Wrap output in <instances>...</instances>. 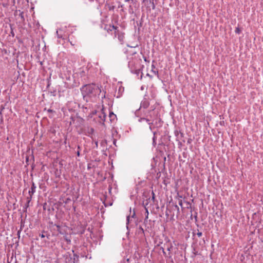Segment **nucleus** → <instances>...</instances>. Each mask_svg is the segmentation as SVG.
<instances>
[{"instance_id":"53","label":"nucleus","mask_w":263,"mask_h":263,"mask_svg":"<svg viewBox=\"0 0 263 263\" xmlns=\"http://www.w3.org/2000/svg\"><path fill=\"white\" fill-rule=\"evenodd\" d=\"M82 108L84 112L85 111V110H84L85 109H87V107L85 106V105H83Z\"/></svg>"},{"instance_id":"2","label":"nucleus","mask_w":263,"mask_h":263,"mask_svg":"<svg viewBox=\"0 0 263 263\" xmlns=\"http://www.w3.org/2000/svg\"><path fill=\"white\" fill-rule=\"evenodd\" d=\"M141 61V60L140 59L136 58V57L133 58L129 61L128 66L131 72H134L135 69L140 67L139 65Z\"/></svg>"},{"instance_id":"40","label":"nucleus","mask_w":263,"mask_h":263,"mask_svg":"<svg viewBox=\"0 0 263 263\" xmlns=\"http://www.w3.org/2000/svg\"><path fill=\"white\" fill-rule=\"evenodd\" d=\"M182 198V196L181 195H180L179 193H177V195L176 196V198H178V200L181 199Z\"/></svg>"},{"instance_id":"38","label":"nucleus","mask_w":263,"mask_h":263,"mask_svg":"<svg viewBox=\"0 0 263 263\" xmlns=\"http://www.w3.org/2000/svg\"><path fill=\"white\" fill-rule=\"evenodd\" d=\"M197 231L196 230H194L193 232H192V234H193V239H195V236L196 235V232Z\"/></svg>"},{"instance_id":"57","label":"nucleus","mask_w":263,"mask_h":263,"mask_svg":"<svg viewBox=\"0 0 263 263\" xmlns=\"http://www.w3.org/2000/svg\"><path fill=\"white\" fill-rule=\"evenodd\" d=\"M47 111H48V112H53V110L52 109H48L47 110Z\"/></svg>"},{"instance_id":"58","label":"nucleus","mask_w":263,"mask_h":263,"mask_svg":"<svg viewBox=\"0 0 263 263\" xmlns=\"http://www.w3.org/2000/svg\"><path fill=\"white\" fill-rule=\"evenodd\" d=\"M95 145H96V147L97 148L98 146V142L97 141H95Z\"/></svg>"},{"instance_id":"32","label":"nucleus","mask_w":263,"mask_h":263,"mask_svg":"<svg viewBox=\"0 0 263 263\" xmlns=\"http://www.w3.org/2000/svg\"><path fill=\"white\" fill-rule=\"evenodd\" d=\"M33 195H29V196L27 197V202L30 203L32 197Z\"/></svg>"},{"instance_id":"52","label":"nucleus","mask_w":263,"mask_h":263,"mask_svg":"<svg viewBox=\"0 0 263 263\" xmlns=\"http://www.w3.org/2000/svg\"><path fill=\"white\" fill-rule=\"evenodd\" d=\"M39 236L42 238H43L45 237V235L42 233V234H40Z\"/></svg>"},{"instance_id":"35","label":"nucleus","mask_w":263,"mask_h":263,"mask_svg":"<svg viewBox=\"0 0 263 263\" xmlns=\"http://www.w3.org/2000/svg\"><path fill=\"white\" fill-rule=\"evenodd\" d=\"M10 35H11L12 37H14L15 36V33L13 31V29L11 27V32H10Z\"/></svg>"},{"instance_id":"4","label":"nucleus","mask_w":263,"mask_h":263,"mask_svg":"<svg viewBox=\"0 0 263 263\" xmlns=\"http://www.w3.org/2000/svg\"><path fill=\"white\" fill-rule=\"evenodd\" d=\"M147 97V95L145 94L144 96L143 100L141 102L140 108L143 107L144 109H146L149 106V102Z\"/></svg>"},{"instance_id":"34","label":"nucleus","mask_w":263,"mask_h":263,"mask_svg":"<svg viewBox=\"0 0 263 263\" xmlns=\"http://www.w3.org/2000/svg\"><path fill=\"white\" fill-rule=\"evenodd\" d=\"M235 32L236 33V34H240V32H241V30L240 29H239V27H236L235 30Z\"/></svg>"},{"instance_id":"18","label":"nucleus","mask_w":263,"mask_h":263,"mask_svg":"<svg viewBox=\"0 0 263 263\" xmlns=\"http://www.w3.org/2000/svg\"><path fill=\"white\" fill-rule=\"evenodd\" d=\"M143 17H144V14H142L140 21L139 22L138 21L136 22L137 25L138 26V30H140V28L143 25Z\"/></svg>"},{"instance_id":"12","label":"nucleus","mask_w":263,"mask_h":263,"mask_svg":"<svg viewBox=\"0 0 263 263\" xmlns=\"http://www.w3.org/2000/svg\"><path fill=\"white\" fill-rule=\"evenodd\" d=\"M103 109H102V111L99 113L98 117L100 119V122H104L105 120L106 117V114L103 112Z\"/></svg>"},{"instance_id":"3","label":"nucleus","mask_w":263,"mask_h":263,"mask_svg":"<svg viewBox=\"0 0 263 263\" xmlns=\"http://www.w3.org/2000/svg\"><path fill=\"white\" fill-rule=\"evenodd\" d=\"M148 116L151 119V121H153L155 119L157 118L160 116V115L157 111L155 110V108H152L148 111Z\"/></svg>"},{"instance_id":"25","label":"nucleus","mask_w":263,"mask_h":263,"mask_svg":"<svg viewBox=\"0 0 263 263\" xmlns=\"http://www.w3.org/2000/svg\"><path fill=\"white\" fill-rule=\"evenodd\" d=\"M153 144L154 146H155L156 144V137L155 136L156 134V132H153Z\"/></svg>"},{"instance_id":"54","label":"nucleus","mask_w":263,"mask_h":263,"mask_svg":"<svg viewBox=\"0 0 263 263\" xmlns=\"http://www.w3.org/2000/svg\"><path fill=\"white\" fill-rule=\"evenodd\" d=\"M21 231H22V228H21L20 230L17 231V235H18V237H20V235L21 232Z\"/></svg>"},{"instance_id":"24","label":"nucleus","mask_w":263,"mask_h":263,"mask_svg":"<svg viewBox=\"0 0 263 263\" xmlns=\"http://www.w3.org/2000/svg\"><path fill=\"white\" fill-rule=\"evenodd\" d=\"M124 38V36L122 33H118V39L120 41V42H123Z\"/></svg>"},{"instance_id":"21","label":"nucleus","mask_w":263,"mask_h":263,"mask_svg":"<svg viewBox=\"0 0 263 263\" xmlns=\"http://www.w3.org/2000/svg\"><path fill=\"white\" fill-rule=\"evenodd\" d=\"M155 68V66L154 64L152 65V70L151 72H152L153 73H154L155 75L157 76L158 78H159V73L158 70H155L154 69Z\"/></svg>"},{"instance_id":"59","label":"nucleus","mask_w":263,"mask_h":263,"mask_svg":"<svg viewBox=\"0 0 263 263\" xmlns=\"http://www.w3.org/2000/svg\"><path fill=\"white\" fill-rule=\"evenodd\" d=\"M164 247H165L164 246V247H161L160 249V250H162V251H164Z\"/></svg>"},{"instance_id":"50","label":"nucleus","mask_w":263,"mask_h":263,"mask_svg":"<svg viewBox=\"0 0 263 263\" xmlns=\"http://www.w3.org/2000/svg\"><path fill=\"white\" fill-rule=\"evenodd\" d=\"M29 157L28 156H26V162L28 165V161H29Z\"/></svg>"},{"instance_id":"43","label":"nucleus","mask_w":263,"mask_h":263,"mask_svg":"<svg viewBox=\"0 0 263 263\" xmlns=\"http://www.w3.org/2000/svg\"><path fill=\"white\" fill-rule=\"evenodd\" d=\"M150 3H152V9L153 10L155 9V4H154V2H151V1H150Z\"/></svg>"},{"instance_id":"15","label":"nucleus","mask_w":263,"mask_h":263,"mask_svg":"<svg viewBox=\"0 0 263 263\" xmlns=\"http://www.w3.org/2000/svg\"><path fill=\"white\" fill-rule=\"evenodd\" d=\"M54 226L57 227V231L58 232V233L61 235H64L65 233V231L64 230H63L62 228H61V227L59 225V224H55Z\"/></svg>"},{"instance_id":"47","label":"nucleus","mask_w":263,"mask_h":263,"mask_svg":"<svg viewBox=\"0 0 263 263\" xmlns=\"http://www.w3.org/2000/svg\"><path fill=\"white\" fill-rule=\"evenodd\" d=\"M194 219L196 221H197V213L196 212L195 215H194Z\"/></svg>"},{"instance_id":"37","label":"nucleus","mask_w":263,"mask_h":263,"mask_svg":"<svg viewBox=\"0 0 263 263\" xmlns=\"http://www.w3.org/2000/svg\"><path fill=\"white\" fill-rule=\"evenodd\" d=\"M175 210H176L177 211V214L179 213V208L177 205H174Z\"/></svg>"},{"instance_id":"60","label":"nucleus","mask_w":263,"mask_h":263,"mask_svg":"<svg viewBox=\"0 0 263 263\" xmlns=\"http://www.w3.org/2000/svg\"><path fill=\"white\" fill-rule=\"evenodd\" d=\"M179 141V142H178V145H179V146H182V143H181V142L180 141V140H179V141Z\"/></svg>"},{"instance_id":"46","label":"nucleus","mask_w":263,"mask_h":263,"mask_svg":"<svg viewBox=\"0 0 263 263\" xmlns=\"http://www.w3.org/2000/svg\"><path fill=\"white\" fill-rule=\"evenodd\" d=\"M178 204L181 207L182 206V199L179 200Z\"/></svg>"},{"instance_id":"26","label":"nucleus","mask_w":263,"mask_h":263,"mask_svg":"<svg viewBox=\"0 0 263 263\" xmlns=\"http://www.w3.org/2000/svg\"><path fill=\"white\" fill-rule=\"evenodd\" d=\"M106 6H107V8L109 11H114L115 9V6L114 5H111L106 4Z\"/></svg>"},{"instance_id":"5","label":"nucleus","mask_w":263,"mask_h":263,"mask_svg":"<svg viewBox=\"0 0 263 263\" xmlns=\"http://www.w3.org/2000/svg\"><path fill=\"white\" fill-rule=\"evenodd\" d=\"M85 226L80 224V225H78L75 229V230L76 231L75 233L80 235H82L85 233Z\"/></svg>"},{"instance_id":"7","label":"nucleus","mask_w":263,"mask_h":263,"mask_svg":"<svg viewBox=\"0 0 263 263\" xmlns=\"http://www.w3.org/2000/svg\"><path fill=\"white\" fill-rule=\"evenodd\" d=\"M174 135L176 137V141H179L181 140L184 137V134L178 128H176L174 130Z\"/></svg>"},{"instance_id":"49","label":"nucleus","mask_w":263,"mask_h":263,"mask_svg":"<svg viewBox=\"0 0 263 263\" xmlns=\"http://www.w3.org/2000/svg\"><path fill=\"white\" fill-rule=\"evenodd\" d=\"M125 2H131L132 3H133V4H134L135 3V2H134V0H124Z\"/></svg>"},{"instance_id":"23","label":"nucleus","mask_w":263,"mask_h":263,"mask_svg":"<svg viewBox=\"0 0 263 263\" xmlns=\"http://www.w3.org/2000/svg\"><path fill=\"white\" fill-rule=\"evenodd\" d=\"M109 117L110 118V120L112 122L116 118V115L114 114L112 112H111L109 113Z\"/></svg>"},{"instance_id":"62","label":"nucleus","mask_w":263,"mask_h":263,"mask_svg":"<svg viewBox=\"0 0 263 263\" xmlns=\"http://www.w3.org/2000/svg\"><path fill=\"white\" fill-rule=\"evenodd\" d=\"M135 215H135V211H134V213H133V215L132 216V217L134 218L135 216Z\"/></svg>"},{"instance_id":"9","label":"nucleus","mask_w":263,"mask_h":263,"mask_svg":"<svg viewBox=\"0 0 263 263\" xmlns=\"http://www.w3.org/2000/svg\"><path fill=\"white\" fill-rule=\"evenodd\" d=\"M144 68V65H142L139 68H137V69H135V71H134V72H132L133 73H134L137 75V76H139L140 74V79L142 80L143 77V73L142 72V68Z\"/></svg>"},{"instance_id":"31","label":"nucleus","mask_w":263,"mask_h":263,"mask_svg":"<svg viewBox=\"0 0 263 263\" xmlns=\"http://www.w3.org/2000/svg\"><path fill=\"white\" fill-rule=\"evenodd\" d=\"M196 235L198 237H200L202 236V233L201 232H200L199 231V230H197V233H196Z\"/></svg>"},{"instance_id":"42","label":"nucleus","mask_w":263,"mask_h":263,"mask_svg":"<svg viewBox=\"0 0 263 263\" xmlns=\"http://www.w3.org/2000/svg\"><path fill=\"white\" fill-rule=\"evenodd\" d=\"M50 93H51V95L53 96H56V90H53V91H51Z\"/></svg>"},{"instance_id":"30","label":"nucleus","mask_w":263,"mask_h":263,"mask_svg":"<svg viewBox=\"0 0 263 263\" xmlns=\"http://www.w3.org/2000/svg\"><path fill=\"white\" fill-rule=\"evenodd\" d=\"M146 213H147V215L145 216V218L144 219V223H146L147 222V219H148V209H146Z\"/></svg>"},{"instance_id":"45","label":"nucleus","mask_w":263,"mask_h":263,"mask_svg":"<svg viewBox=\"0 0 263 263\" xmlns=\"http://www.w3.org/2000/svg\"><path fill=\"white\" fill-rule=\"evenodd\" d=\"M155 128H156V127L155 126V125L153 126H149V128L151 131H153Z\"/></svg>"},{"instance_id":"6","label":"nucleus","mask_w":263,"mask_h":263,"mask_svg":"<svg viewBox=\"0 0 263 263\" xmlns=\"http://www.w3.org/2000/svg\"><path fill=\"white\" fill-rule=\"evenodd\" d=\"M62 256L65 263H72V257L69 252H66Z\"/></svg>"},{"instance_id":"11","label":"nucleus","mask_w":263,"mask_h":263,"mask_svg":"<svg viewBox=\"0 0 263 263\" xmlns=\"http://www.w3.org/2000/svg\"><path fill=\"white\" fill-rule=\"evenodd\" d=\"M165 240L166 241V243H164V247H165L166 246H167V251L171 252L173 249V246L171 243L169 245H167V243L170 242V240L168 239V237H166L165 238Z\"/></svg>"},{"instance_id":"17","label":"nucleus","mask_w":263,"mask_h":263,"mask_svg":"<svg viewBox=\"0 0 263 263\" xmlns=\"http://www.w3.org/2000/svg\"><path fill=\"white\" fill-rule=\"evenodd\" d=\"M162 253L165 258H168L170 259H171V261L172 262H173L172 256L171 253L170 252L168 253V255H167L166 252L165 251V250H164V251H162Z\"/></svg>"},{"instance_id":"29","label":"nucleus","mask_w":263,"mask_h":263,"mask_svg":"<svg viewBox=\"0 0 263 263\" xmlns=\"http://www.w3.org/2000/svg\"><path fill=\"white\" fill-rule=\"evenodd\" d=\"M70 119V124H74V121H75V119H76V117H73V116H71Z\"/></svg>"},{"instance_id":"55","label":"nucleus","mask_w":263,"mask_h":263,"mask_svg":"<svg viewBox=\"0 0 263 263\" xmlns=\"http://www.w3.org/2000/svg\"><path fill=\"white\" fill-rule=\"evenodd\" d=\"M192 139L189 138V139H188V140H187V143H188V144H190V143H191L192 142Z\"/></svg>"},{"instance_id":"20","label":"nucleus","mask_w":263,"mask_h":263,"mask_svg":"<svg viewBox=\"0 0 263 263\" xmlns=\"http://www.w3.org/2000/svg\"><path fill=\"white\" fill-rule=\"evenodd\" d=\"M151 200V197H149L148 199H146V200L143 201L142 205L144 207L145 209H147L146 206L148 204L149 201Z\"/></svg>"},{"instance_id":"28","label":"nucleus","mask_w":263,"mask_h":263,"mask_svg":"<svg viewBox=\"0 0 263 263\" xmlns=\"http://www.w3.org/2000/svg\"><path fill=\"white\" fill-rule=\"evenodd\" d=\"M129 220H130V216H127L126 217V228H127V229H128V224H129Z\"/></svg>"},{"instance_id":"64","label":"nucleus","mask_w":263,"mask_h":263,"mask_svg":"<svg viewBox=\"0 0 263 263\" xmlns=\"http://www.w3.org/2000/svg\"><path fill=\"white\" fill-rule=\"evenodd\" d=\"M146 76L149 77L151 78H152V76L151 75H150L149 73H147L146 74Z\"/></svg>"},{"instance_id":"61","label":"nucleus","mask_w":263,"mask_h":263,"mask_svg":"<svg viewBox=\"0 0 263 263\" xmlns=\"http://www.w3.org/2000/svg\"><path fill=\"white\" fill-rule=\"evenodd\" d=\"M31 158L32 159L34 160V156L33 155V152H32V154H31Z\"/></svg>"},{"instance_id":"14","label":"nucleus","mask_w":263,"mask_h":263,"mask_svg":"<svg viewBox=\"0 0 263 263\" xmlns=\"http://www.w3.org/2000/svg\"><path fill=\"white\" fill-rule=\"evenodd\" d=\"M72 252L74 253V251L72 250ZM72 259V263H78L79 262V256L77 254L73 253Z\"/></svg>"},{"instance_id":"8","label":"nucleus","mask_w":263,"mask_h":263,"mask_svg":"<svg viewBox=\"0 0 263 263\" xmlns=\"http://www.w3.org/2000/svg\"><path fill=\"white\" fill-rule=\"evenodd\" d=\"M154 122V125L156 128H160L163 125V121H162L160 116L156 119H154L153 121Z\"/></svg>"},{"instance_id":"16","label":"nucleus","mask_w":263,"mask_h":263,"mask_svg":"<svg viewBox=\"0 0 263 263\" xmlns=\"http://www.w3.org/2000/svg\"><path fill=\"white\" fill-rule=\"evenodd\" d=\"M137 233L140 237H144L145 236L144 230L141 226L138 228Z\"/></svg>"},{"instance_id":"56","label":"nucleus","mask_w":263,"mask_h":263,"mask_svg":"<svg viewBox=\"0 0 263 263\" xmlns=\"http://www.w3.org/2000/svg\"><path fill=\"white\" fill-rule=\"evenodd\" d=\"M111 189H112V187H111V185H109V187H108V191H109V193H111Z\"/></svg>"},{"instance_id":"39","label":"nucleus","mask_w":263,"mask_h":263,"mask_svg":"<svg viewBox=\"0 0 263 263\" xmlns=\"http://www.w3.org/2000/svg\"><path fill=\"white\" fill-rule=\"evenodd\" d=\"M148 124L149 125V126H153L154 125V122L151 121L148 123Z\"/></svg>"},{"instance_id":"22","label":"nucleus","mask_w":263,"mask_h":263,"mask_svg":"<svg viewBox=\"0 0 263 263\" xmlns=\"http://www.w3.org/2000/svg\"><path fill=\"white\" fill-rule=\"evenodd\" d=\"M64 239L66 241L67 244H70L71 243L70 237H68L66 233L64 234Z\"/></svg>"},{"instance_id":"48","label":"nucleus","mask_w":263,"mask_h":263,"mask_svg":"<svg viewBox=\"0 0 263 263\" xmlns=\"http://www.w3.org/2000/svg\"><path fill=\"white\" fill-rule=\"evenodd\" d=\"M144 121H146V122L148 123L150 121H151V119L150 118H145V120Z\"/></svg>"},{"instance_id":"36","label":"nucleus","mask_w":263,"mask_h":263,"mask_svg":"<svg viewBox=\"0 0 263 263\" xmlns=\"http://www.w3.org/2000/svg\"><path fill=\"white\" fill-rule=\"evenodd\" d=\"M29 203L27 202L24 206V209H25V210H26L29 207Z\"/></svg>"},{"instance_id":"13","label":"nucleus","mask_w":263,"mask_h":263,"mask_svg":"<svg viewBox=\"0 0 263 263\" xmlns=\"http://www.w3.org/2000/svg\"><path fill=\"white\" fill-rule=\"evenodd\" d=\"M36 185L33 182H32V185L31 187V190L29 191V195H33L35 192L36 190Z\"/></svg>"},{"instance_id":"51","label":"nucleus","mask_w":263,"mask_h":263,"mask_svg":"<svg viewBox=\"0 0 263 263\" xmlns=\"http://www.w3.org/2000/svg\"><path fill=\"white\" fill-rule=\"evenodd\" d=\"M152 195H153V196H152V200L153 201V202H154V200L155 199V194H154L153 192H152Z\"/></svg>"},{"instance_id":"10","label":"nucleus","mask_w":263,"mask_h":263,"mask_svg":"<svg viewBox=\"0 0 263 263\" xmlns=\"http://www.w3.org/2000/svg\"><path fill=\"white\" fill-rule=\"evenodd\" d=\"M105 29L107 31V32L111 31L113 30H115V32H116V30L118 29V27L114 26V25H106L105 27Z\"/></svg>"},{"instance_id":"41","label":"nucleus","mask_w":263,"mask_h":263,"mask_svg":"<svg viewBox=\"0 0 263 263\" xmlns=\"http://www.w3.org/2000/svg\"><path fill=\"white\" fill-rule=\"evenodd\" d=\"M59 30H57V34L58 37V38H62V35L61 34H60L59 33Z\"/></svg>"},{"instance_id":"27","label":"nucleus","mask_w":263,"mask_h":263,"mask_svg":"<svg viewBox=\"0 0 263 263\" xmlns=\"http://www.w3.org/2000/svg\"><path fill=\"white\" fill-rule=\"evenodd\" d=\"M128 13L131 14L134 13V10L132 5L129 6Z\"/></svg>"},{"instance_id":"33","label":"nucleus","mask_w":263,"mask_h":263,"mask_svg":"<svg viewBox=\"0 0 263 263\" xmlns=\"http://www.w3.org/2000/svg\"><path fill=\"white\" fill-rule=\"evenodd\" d=\"M80 149H81V147L79 145H78V151L77 152V155L78 157H80Z\"/></svg>"},{"instance_id":"44","label":"nucleus","mask_w":263,"mask_h":263,"mask_svg":"<svg viewBox=\"0 0 263 263\" xmlns=\"http://www.w3.org/2000/svg\"><path fill=\"white\" fill-rule=\"evenodd\" d=\"M145 120V118L143 117V118H140L138 119V121L139 122H142L143 121H144Z\"/></svg>"},{"instance_id":"63","label":"nucleus","mask_w":263,"mask_h":263,"mask_svg":"<svg viewBox=\"0 0 263 263\" xmlns=\"http://www.w3.org/2000/svg\"><path fill=\"white\" fill-rule=\"evenodd\" d=\"M97 111L96 110H95V111H93L92 112V115H95V114H97Z\"/></svg>"},{"instance_id":"19","label":"nucleus","mask_w":263,"mask_h":263,"mask_svg":"<svg viewBox=\"0 0 263 263\" xmlns=\"http://www.w3.org/2000/svg\"><path fill=\"white\" fill-rule=\"evenodd\" d=\"M95 130L93 128L91 127L87 130V136L92 138V135L94 134Z\"/></svg>"},{"instance_id":"1","label":"nucleus","mask_w":263,"mask_h":263,"mask_svg":"<svg viewBox=\"0 0 263 263\" xmlns=\"http://www.w3.org/2000/svg\"><path fill=\"white\" fill-rule=\"evenodd\" d=\"M80 90L83 100L86 102H96L100 95L102 99L105 98L106 92L103 91V93L101 94V88L93 83L83 85L80 88Z\"/></svg>"}]
</instances>
